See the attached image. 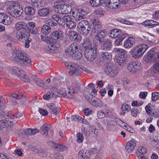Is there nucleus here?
Wrapping results in <instances>:
<instances>
[{
	"label": "nucleus",
	"mask_w": 159,
	"mask_h": 159,
	"mask_svg": "<svg viewBox=\"0 0 159 159\" xmlns=\"http://www.w3.org/2000/svg\"><path fill=\"white\" fill-rule=\"evenodd\" d=\"M84 50V56L87 61L90 62L93 61L97 56V48L92 46V42L88 38H85L82 44Z\"/></svg>",
	"instance_id": "nucleus-1"
},
{
	"label": "nucleus",
	"mask_w": 159,
	"mask_h": 159,
	"mask_svg": "<svg viewBox=\"0 0 159 159\" xmlns=\"http://www.w3.org/2000/svg\"><path fill=\"white\" fill-rule=\"evenodd\" d=\"M13 52L16 56L14 57V60L19 65L24 66H30L31 61L25 52L21 48H15Z\"/></svg>",
	"instance_id": "nucleus-2"
},
{
	"label": "nucleus",
	"mask_w": 159,
	"mask_h": 159,
	"mask_svg": "<svg viewBox=\"0 0 159 159\" xmlns=\"http://www.w3.org/2000/svg\"><path fill=\"white\" fill-rule=\"evenodd\" d=\"M7 3L9 5L8 12L11 16L16 18L21 15L23 11L20 7L19 2L8 1L7 2Z\"/></svg>",
	"instance_id": "nucleus-3"
},
{
	"label": "nucleus",
	"mask_w": 159,
	"mask_h": 159,
	"mask_svg": "<svg viewBox=\"0 0 159 159\" xmlns=\"http://www.w3.org/2000/svg\"><path fill=\"white\" fill-rule=\"evenodd\" d=\"M67 55L72 56L76 60H79L82 56V52L78 50V46L76 43H72L68 47L66 50Z\"/></svg>",
	"instance_id": "nucleus-4"
},
{
	"label": "nucleus",
	"mask_w": 159,
	"mask_h": 159,
	"mask_svg": "<svg viewBox=\"0 0 159 159\" xmlns=\"http://www.w3.org/2000/svg\"><path fill=\"white\" fill-rule=\"evenodd\" d=\"M148 48V46L145 44L139 45L134 48L130 51L132 56L135 58L141 57Z\"/></svg>",
	"instance_id": "nucleus-5"
},
{
	"label": "nucleus",
	"mask_w": 159,
	"mask_h": 159,
	"mask_svg": "<svg viewBox=\"0 0 159 159\" xmlns=\"http://www.w3.org/2000/svg\"><path fill=\"white\" fill-rule=\"evenodd\" d=\"M90 26V25L87 21L83 20L78 24L77 30L81 34L86 35L91 29Z\"/></svg>",
	"instance_id": "nucleus-6"
},
{
	"label": "nucleus",
	"mask_w": 159,
	"mask_h": 159,
	"mask_svg": "<svg viewBox=\"0 0 159 159\" xmlns=\"http://www.w3.org/2000/svg\"><path fill=\"white\" fill-rule=\"evenodd\" d=\"M114 51L118 54L117 59V62L120 66H124L127 59V52L124 49L118 48H115Z\"/></svg>",
	"instance_id": "nucleus-7"
},
{
	"label": "nucleus",
	"mask_w": 159,
	"mask_h": 159,
	"mask_svg": "<svg viewBox=\"0 0 159 159\" xmlns=\"http://www.w3.org/2000/svg\"><path fill=\"white\" fill-rule=\"evenodd\" d=\"M55 7L57 9L59 13L66 14L70 13L72 11V6L69 5H62L60 2L57 1L54 4Z\"/></svg>",
	"instance_id": "nucleus-8"
},
{
	"label": "nucleus",
	"mask_w": 159,
	"mask_h": 159,
	"mask_svg": "<svg viewBox=\"0 0 159 159\" xmlns=\"http://www.w3.org/2000/svg\"><path fill=\"white\" fill-rule=\"evenodd\" d=\"M11 70L13 73L17 75L21 80L25 82H30L29 77L22 69L16 66H13L11 67Z\"/></svg>",
	"instance_id": "nucleus-9"
},
{
	"label": "nucleus",
	"mask_w": 159,
	"mask_h": 159,
	"mask_svg": "<svg viewBox=\"0 0 159 159\" xmlns=\"http://www.w3.org/2000/svg\"><path fill=\"white\" fill-rule=\"evenodd\" d=\"M89 13L88 9L83 7L80 9H76L72 12V14L75 20H80L83 18Z\"/></svg>",
	"instance_id": "nucleus-10"
},
{
	"label": "nucleus",
	"mask_w": 159,
	"mask_h": 159,
	"mask_svg": "<svg viewBox=\"0 0 159 159\" xmlns=\"http://www.w3.org/2000/svg\"><path fill=\"white\" fill-rule=\"evenodd\" d=\"M107 31L106 30H103L99 33H98L94 37L93 39V43L96 46L100 45L103 41L107 34Z\"/></svg>",
	"instance_id": "nucleus-11"
},
{
	"label": "nucleus",
	"mask_w": 159,
	"mask_h": 159,
	"mask_svg": "<svg viewBox=\"0 0 159 159\" xmlns=\"http://www.w3.org/2000/svg\"><path fill=\"white\" fill-rule=\"evenodd\" d=\"M104 70L105 74L111 77H114L118 73L116 67L110 64H108L104 68Z\"/></svg>",
	"instance_id": "nucleus-12"
},
{
	"label": "nucleus",
	"mask_w": 159,
	"mask_h": 159,
	"mask_svg": "<svg viewBox=\"0 0 159 159\" xmlns=\"http://www.w3.org/2000/svg\"><path fill=\"white\" fill-rule=\"evenodd\" d=\"M141 64L138 62H131L128 64L127 69L132 73H137L140 70Z\"/></svg>",
	"instance_id": "nucleus-13"
},
{
	"label": "nucleus",
	"mask_w": 159,
	"mask_h": 159,
	"mask_svg": "<svg viewBox=\"0 0 159 159\" xmlns=\"http://www.w3.org/2000/svg\"><path fill=\"white\" fill-rule=\"evenodd\" d=\"M30 35V33L28 30L22 29L21 30L17 32L16 37L19 41L23 42L29 37Z\"/></svg>",
	"instance_id": "nucleus-14"
},
{
	"label": "nucleus",
	"mask_w": 159,
	"mask_h": 159,
	"mask_svg": "<svg viewBox=\"0 0 159 159\" xmlns=\"http://www.w3.org/2000/svg\"><path fill=\"white\" fill-rule=\"evenodd\" d=\"M103 3L111 9H115L119 6L118 0H102Z\"/></svg>",
	"instance_id": "nucleus-15"
},
{
	"label": "nucleus",
	"mask_w": 159,
	"mask_h": 159,
	"mask_svg": "<svg viewBox=\"0 0 159 159\" xmlns=\"http://www.w3.org/2000/svg\"><path fill=\"white\" fill-rule=\"evenodd\" d=\"M31 76L34 83L37 85L44 88H47L48 87V85L41 79L37 78L35 75H32Z\"/></svg>",
	"instance_id": "nucleus-16"
},
{
	"label": "nucleus",
	"mask_w": 159,
	"mask_h": 159,
	"mask_svg": "<svg viewBox=\"0 0 159 159\" xmlns=\"http://www.w3.org/2000/svg\"><path fill=\"white\" fill-rule=\"evenodd\" d=\"M100 54L99 58L101 61L108 62L111 59V55L107 52H100Z\"/></svg>",
	"instance_id": "nucleus-17"
},
{
	"label": "nucleus",
	"mask_w": 159,
	"mask_h": 159,
	"mask_svg": "<svg viewBox=\"0 0 159 159\" xmlns=\"http://www.w3.org/2000/svg\"><path fill=\"white\" fill-rule=\"evenodd\" d=\"M136 144V141L134 139H132L128 141L125 146V149L128 153L132 152L134 150Z\"/></svg>",
	"instance_id": "nucleus-18"
},
{
	"label": "nucleus",
	"mask_w": 159,
	"mask_h": 159,
	"mask_svg": "<svg viewBox=\"0 0 159 159\" xmlns=\"http://www.w3.org/2000/svg\"><path fill=\"white\" fill-rule=\"evenodd\" d=\"M125 34H127L124 32H121L120 30L113 29L109 33V36L112 38H116Z\"/></svg>",
	"instance_id": "nucleus-19"
},
{
	"label": "nucleus",
	"mask_w": 159,
	"mask_h": 159,
	"mask_svg": "<svg viewBox=\"0 0 159 159\" xmlns=\"http://www.w3.org/2000/svg\"><path fill=\"white\" fill-rule=\"evenodd\" d=\"M96 20V19L94 20L92 22V24H91L90 27H91V30H92L93 32L98 33L99 32L100 33L101 31L100 30L101 29L102 26L97 23Z\"/></svg>",
	"instance_id": "nucleus-20"
},
{
	"label": "nucleus",
	"mask_w": 159,
	"mask_h": 159,
	"mask_svg": "<svg viewBox=\"0 0 159 159\" xmlns=\"http://www.w3.org/2000/svg\"><path fill=\"white\" fill-rule=\"evenodd\" d=\"M50 9L48 8L43 7L39 9L38 12V15L41 17H48L49 15Z\"/></svg>",
	"instance_id": "nucleus-21"
},
{
	"label": "nucleus",
	"mask_w": 159,
	"mask_h": 159,
	"mask_svg": "<svg viewBox=\"0 0 159 159\" xmlns=\"http://www.w3.org/2000/svg\"><path fill=\"white\" fill-rule=\"evenodd\" d=\"M135 39L133 37H129L125 42L124 46L126 48H129L132 47L134 44Z\"/></svg>",
	"instance_id": "nucleus-22"
},
{
	"label": "nucleus",
	"mask_w": 159,
	"mask_h": 159,
	"mask_svg": "<svg viewBox=\"0 0 159 159\" xmlns=\"http://www.w3.org/2000/svg\"><path fill=\"white\" fill-rule=\"evenodd\" d=\"M112 46V43L110 40L106 39L103 41V43L101 46V48L102 50H107L110 49Z\"/></svg>",
	"instance_id": "nucleus-23"
},
{
	"label": "nucleus",
	"mask_w": 159,
	"mask_h": 159,
	"mask_svg": "<svg viewBox=\"0 0 159 159\" xmlns=\"http://www.w3.org/2000/svg\"><path fill=\"white\" fill-rule=\"evenodd\" d=\"M89 152L83 150L80 151L78 154L79 159H89Z\"/></svg>",
	"instance_id": "nucleus-24"
},
{
	"label": "nucleus",
	"mask_w": 159,
	"mask_h": 159,
	"mask_svg": "<svg viewBox=\"0 0 159 159\" xmlns=\"http://www.w3.org/2000/svg\"><path fill=\"white\" fill-rule=\"evenodd\" d=\"M137 150L138 152H136V156L138 158L139 156H141V157H145L144 154L147 152V150L146 148L142 146H139Z\"/></svg>",
	"instance_id": "nucleus-25"
},
{
	"label": "nucleus",
	"mask_w": 159,
	"mask_h": 159,
	"mask_svg": "<svg viewBox=\"0 0 159 159\" xmlns=\"http://www.w3.org/2000/svg\"><path fill=\"white\" fill-rule=\"evenodd\" d=\"M90 104L92 105L97 107H101L103 105L102 101L98 98L93 99Z\"/></svg>",
	"instance_id": "nucleus-26"
},
{
	"label": "nucleus",
	"mask_w": 159,
	"mask_h": 159,
	"mask_svg": "<svg viewBox=\"0 0 159 159\" xmlns=\"http://www.w3.org/2000/svg\"><path fill=\"white\" fill-rule=\"evenodd\" d=\"M52 146L53 148L57 151H64L67 149V147L61 144L54 143Z\"/></svg>",
	"instance_id": "nucleus-27"
},
{
	"label": "nucleus",
	"mask_w": 159,
	"mask_h": 159,
	"mask_svg": "<svg viewBox=\"0 0 159 159\" xmlns=\"http://www.w3.org/2000/svg\"><path fill=\"white\" fill-rule=\"evenodd\" d=\"M47 106L51 111V114L55 113V114L57 115L59 113V108H57L54 103H49Z\"/></svg>",
	"instance_id": "nucleus-28"
},
{
	"label": "nucleus",
	"mask_w": 159,
	"mask_h": 159,
	"mask_svg": "<svg viewBox=\"0 0 159 159\" xmlns=\"http://www.w3.org/2000/svg\"><path fill=\"white\" fill-rule=\"evenodd\" d=\"M50 128V125L47 124H44L40 128V131L43 135L47 136L48 135V131Z\"/></svg>",
	"instance_id": "nucleus-29"
},
{
	"label": "nucleus",
	"mask_w": 159,
	"mask_h": 159,
	"mask_svg": "<svg viewBox=\"0 0 159 159\" xmlns=\"http://www.w3.org/2000/svg\"><path fill=\"white\" fill-rule=\"evenodd\" d=\"M26 24L23 21L19 22L15 24V28L17 30H21L22 29H27L25 27Z\"/></svg>",
	"instance_id": "nucleus-30"
},
{
	"label": "nucleus",
	"mask_w": 159,
	"mask_h": 159,
	"mask_svg": "<svg viewBox=\"0 0 159 159\" xmlns=\"http://www.w3.org/2000/svg\"><path fill=\"white\" fill-rule=\"evenodd\" d=\"M25 14L29 16H33L35 13L34 8L30 6L25 7Z\"/></svg>",
	"instance_id": "nucleus-31"
},
{
	"label": "nucleus",
	"mask_w": 159,
	"mask_h": 159,
	"mask_svg": "<svg viewBox=\"0 0 159 159\" xmlns=\"http://www.w3.org/2000/svg\"><path fill=\"white\" fill-rule=\"evenodd\" d=\"M155 52L153 51H150L148 53L144 58V60L146 62L150 63L152 61V58Z\"/></svg>",
	"instance_id": "nucleus-32"
},
{
	"label": "nucleus",
	"mask_w": 159,
	"mask_h": 159,
	"mask_svg": "<svg viewBox=\"0 0 159 159\" xmlns=\"http://www.w3.org/2000/svg\"><path fill=\"white\" fill-rule=\"evenodd\" d=\"M51 34L57 39H61L62 38V33L60 30L53 31L51 33Z\"/></svg>",
	"instance_id": "nucleus-33"
},
{
	"label": "nucleus",
	"mask_w": 159,
	"mask_h": 159,
	"mask_svg": "<svg viewBox=\"0 0 159 159\" xmlns=\"http://www.w3.org/2000/svg\"><path fill=\"white\" fill-rule=\"evenodd\" d=\"M56 47L52 45L46 46L44 49L46 52L49 53H54L56 52Z\"/></svg>",
	"instance_id": "nucleus-34"
},
{
	"label": "nucleus",
	"mask_w": 159,
	"mask_h": 159,
	"mask_svg": "<svg viewBox=\"0 0 159 159\" xmlns=\"http://www.w3.org/2000/svg\"><path fill=\"white\" fill-rule=\"evenodd\" d=\"M51 30V27L47 25H43L41 28V32L45 34H49Z\"/></svg>",
	"instance_id": "nucleus-35"
},
{
	"label": "nucleus",
	"mask_w": 159,
	"mask_h": 159,
	"mask_svg": "<svg viewBox=\"0 0 159 159\" xmlns=\"http://www.w3.org/2000/svg\"><path fill=\"white\" fill-rule=\"evenodd\" d=\"M128 36V34H125L121 35L120 37H119L118 39H116L115 41V43L117 45H120L122 43V42L123 40L125 38Z\"/></svg>",
	"instance_id": "nucleus-36"
},
{
	"label": "nucleus",
	"mask_w": 159,
	"mask_h": 159,
	"mask_svg": "<svg viewBox=\"0 0 159 159\" xmlns=\"http://www.w3.org/2000/svg\"><path fill=\"white\" fill-rule=\"evenodd\" d=\"M153 71L154 73L158 74L159 76V59L158 60H156L155 63L153 65Z\"/></svg>",
	"instance_id": "nucleus-37"
},
{
	"label": "nucleus",
	"mask_w": 159,
	"mask_h": 159,
	"mask_svg": "<svg viewBox=\"0 0 159 159\" xmlns=\"http://www.w3.org/2000/svg\"><path fill=\"white\" fill-rule=\"evenodd\" d=\"M81 71L80 69L78 67H75V66L74 68H72L71 70L70 71V74H75L77 75H79Z\"/></svg>",
	"instance_id": "nucleus-38"
},
{
	"label": "nucleus",
	"mask_w": 159,
	"mask_h": 159,
	"mask_svg": "<svg viewBox=\"0 0 159 159\" xmlns=\"http://www.w3.org/2000/svg\"><path fill=\"white\" fill-rule=\"evenodd\" d=\"M52 18L56 21L59 24L63 25L64 24L62 21V18L59 16L58 14H54L52 16Z\"/></svg>",
	"instance_id": "nucleus-39"
},
{
	"label": "nucleus",
	"mask_w": 159,
	"mask_h": 159,
	"mask_svg": "<svg viewBox=\"0 0 159 159\" xmlns=\"http://www.w3.org/2000/svg\"><path fill=\"white\" fill-rule=\"evenodd\" d=\"M90 2L93 7H98L101 5L103 2L102 0H91Z\"/></svg>",
	"instance_id": "nucleus-40"
},
{
	"label": "nucleus",
	"mask_w": 159,
	"mask_h": 159,
	"mask_svg": "<svg viewBox=\"0 0 159 159\" xmlns=\"http://www.w3.org/2000/svg\"><path fill=\"white\" fill-rule=\"evenodd\" d=\"M31 5L34 7H38L41 6L42 0H31Z\"/></svg>",
	"instance_id": "nucleus-41"
},
{
	"label": "nucleus",
	"mask_w": 159,
	"mask_h": 159,
	"mask_svg": "<svg viewBox=\"0 0 159 159\" xmlns=\"http://www.w3.org/2000/svg\"><path fill=\"white\" fill-rule=\"evenodd\" d=\"M89 128L92 132L96 135H98L99 134V130L96 127L93 125H89Z\"/></svg>",
	"instance_id": "nucleus-42"
},
{
	"label": "nucleus",
	"mask_w": 159,
	"mask_h": 159,
	"mask_svg": "<svg viewBox=\"0 0 159 159\" xmlns=\"http://www.w3.org/2000/svg\"><path fill=\"white\" fill-rule=\"evenodd\" d=\"M45 22L49 26H55L57 25V24L53 20L50 19H46Z\"/></svg>",
	"instance_id": "nucleus-43"
},
{
	"label": "nucleus",
	"mask_w": 159,
	"mask_h": 159,
	"mask_svg": "<svg viewBox=\"0 0 159 159\" xmlns=\"http://www.w3.org/2000/svg\"><path fill=\"white\" fill-rule=\"evenodd\" d=\"M72 19L71 17L69 15H66L64 16L62 19V21L64 24H63V25H65V24H66V23L69 22Z\"/></svg>",
	"instance_id": "nucleus-44"
},
{
	"label": "nucleus",
	"mask_w": 159,
	"mask_h": 159,
	"mask_svg": "<svg viewBox=\"0 0 159 159\" xmlns=\"http://www.w3.org/2000/svg\"><path fill=\"white\" fill-rule=\"evenodd\" d=\"M12 19L11 17L7 15L2 23L6 25H10L12 23Z\"/></svg>",
	"instance_id": "nucleus-45"
},
{
	"label": "nucleus",
	"mask_w": 159,
	"mask_h": 159,
	"mask_svg": "<svg viewBox=\"0 0 159 159\" xmlns=\"http://www.w3.org/2000/svg\"><path fill=\"white\" fill-rule=\"evenodd\" d=\"M66 25L68 27H69L70 29H72L75 27L76 24L75 22L73 20V19H72L69 22L66 23Z\"/></svg>",
	"instance_id": "nucleus-46"
},
{
	"label": "nucleus",
	"mask_w": 159,
	"mask_h": 159,
	"mask_svg": "<svg viewBox=\"0 0 159 159\" xmlns=\"http://www.w3.org/2000/svg\"><path fill=\"white\" fill-rule=\"evenodd\" d=\"M6 102L5 99L2 97H0V110L5 108Z\"/></svg>",
	"instance_id": "nucleus-47"
},
{
	"label": "nucleus",
	"mask_w": 159,
	"mask_h": 159,
	"mask_svg": "<svg viewBox=\"0 0 159 159\" xmlns=\"http://www.w3.org/2000/svg\"><path fill=\"white\" fill-rule=\"evenodd\" d=\"M130 106L127 104H124L122 105L121 110L122 111H129L130 109Z\"/></svg>",
	"instance_id": "nucleus-48"
},
{
	"label": "nucleus",
	"mask_w": 159,
	"mask_h": 159,
	"mask_svg": "<svg viewBox=\"0 0 159 159\" xmlns=\"http://www.w3.org/2000/svg\"><path fill=\"white\" fill-rule=\"evenodd\" d=\"M130 112L131 115L135 117H136L137 115L139 113V110L135 108H132L130 110Z\"/></svg>",
	"instance_id": "nucleus-49"
},
{
	"label": "nucleus",
	"mask_w": 159,
	"mask_h": 159,
	"mask_svg": "<svg viewBox=\"0 0 159 159\" xmlns=\"http://www.w3.org/2000/svg\"><path fill=\"white\" fill-rule=\"evenodd\" d=\"M159 97V93L157 92L152 93V100L153 101H155Z\"/></svg>",
	"instance_id": "nucleus-50"
},
{
	"label": "nucleus",
	"mask_w": 159,
	"mask_h": 159,
	"mask_svg": "<svg viewBox=\"0 0 159 159\" xmlns=\"http://www.w3.org/2000/svg\"><path fill=\"white\" fill-rule=\"evenodd\" d=\"M46 40V43L48 44L53 43L56 42V39L51 36H48Z\"/></svg>",
	"instance_id": "nucleus-51"
},
{
	"label": "nucleus",
	"mask_w": 159,
	"mask_h": 159,
	"mask_svg": "<svg viewBox=\"0 0 159 159\" xmlns=\"http://www.w3.org/2000/svg\"><path fill=\"white\" fill-rule=\"evenodd\" d=\"M77 141L79 143H81L83 142L84 138L83 134L80 133H78L77 134Z\"/></svg>",
	"instance_id": "nucleus-52"
},
{
	"label": "nucleus",
	"mask_w": 159,
	"mask_h": 159,
	"mask_svg": "<svg viewBox=\"0 0 159 159\" xmlns=\"http://www.w3.org/2000/svg\"><path fill=\"white\" fill-rule=\"evenodd\" d=\"M150 144L156 148H158L159 141L158 140L152 139L150 142Z\"/></svg>",
	"instance_id": "nucleus-53"
},
{
	"label": "nucleus",
	"mask_w": 159,
	"mask_h": 159,
	"mask_svg": "<svg viewBox=\"0 0 159 159\" xmlns=\"http://www.w3.org/2000/svg\"><path fill=\"white\" fill-rule=\"evenodd\" d=\"M27 30H28L29 32H30L31 34L35 35L38 33V30H37L36 27H34V28H28Z\"/></svg>",
	"instance_id": "nucleus-54"
},
{
	"label": "nucleus",
	"mask_w": 159,
	"mask_h": 159,
	"mask_svg": "<svg viewBox=\"0 0 159 159\" xmlns=\"http://www.w3.org/2000/svg\"><path fill=\"white\" fill-rule=\"evenodd\" d=\"M38 153L40 156L43 157H45L47 155V152L45 150L41 148L39 151H38Z\"/></svg>",
	"instance_id": "nucleus-55"
},
{
	"label": "nucleus",
	"mask_w": 159,
	"mask_h": 159,
	"mask_svg": "<svg viewBox=\"0 0 159 159\" xmlns=\"http://www.w3.org/2000/svg\"><path fill=\"white\" fill-rule=\"evenodd\" d=\"M153 20H146L142 23V25L146 26H150L152 27V24H153Z\"/></svg>",
	"instance_id": "nucleus-56"
},
{
	"label": "nucleus",
	"mask_w": 159,
	"mask_h": 159,
	"mask_svg": "<svg viewBox=\"0 0 159 159\" xmlns=\"http://www.w3.org/2000/svg\"><path fill=\"white\" fill-rule=\"evenodd\" d=\"M105 116L106 117L110 118L113 116L112 112L110 110L107 109L105 111Z\"/></svg>",
	"instance_id": "nucleus-57"
},
{
	"label": "nucleus",
	"mask_w": 159,
	"mask_h": 159,
	"mask_svg": "<svg viewBox=\"0 0 159 159\" xmlns=\"http://www.w3.org/2000/svg\"><path fill=\"white\" fill-rule=\"evenodd\" d=\"M4 38L6 39V41H7L9 42H11L13 40V38L10 34H6L4 36Z\"/></svg>",
	"instance_id": "nucleus-58"
},
{
	"label": "nucleus",
	"mask_w": 159,
	"mask_h": 159,
	"mask_svg": "<svg viewBox=\"0 0 159 159\" xmlns=\"http://www.w3.org/2000/svg\"><path fill=\"white\" fill-rule=\"evenodd\" d=\"M53 93H48L43 96V98L45 100H48L52 97Z\"/></svg>",
	"instance_id": "nucleus-59"
},
{
	"label": "nucleus",
	"mask_w": 159,
	"mask_h": 159,
	"mask_svg": "<svg viewBox=\"0 0 159 159\" xmlns=\"http://www.w3.org/2000/svg\"><path fill=\"white\" fill-rule=\"evenodd\" d=\"M11 97L16 98L17 99H19L20 98H21L20 97V96H21V97L24 98V96L23 95V94H21V93H20L19 94H17L16 93H13L11 95Z\"/></svg>",
	"instance_id": "nucleus-60"
},
{
	"label": "nucleus",
	"mask_w": 159,
	"mask_h": 159,
	"mask_svg": "<svg viewBox=\"0 0 159 159\" xmlns=\"http://www.w3.org/2000/svg\"><path fill=\"white\" fill-rule=\"evenodd\" d=\"M6 126V122L4 119H0V128H5Z\"/></svg>",
	"instance_id": "nucleus-61"
},
{
	"label": "nucleus",
	"mask_w": 159,
	"mask_h": 159,
	"mask_svg": "<svg viewBox=\"0 0 159 159\" xmlns=\"http://www.w3.org/2000/svg\"><path fill=\"white\" fill-rule=\"evenodd\" d=\"M97 116L100 119L103 118L105 117V112L100 111H98L97 113Z\"/></svg>",
	"instance_id": "nucleus-62"
},
{
	"label": "nucleus",
	"mask_w": 159,
	"mask_h": 159,
	"mask_svg": "<svg viewBox=\"0 0 159 159\" xmlns=\"http://www.w3.org/2000/svg\"><path fill=\"white\" fill-rule=\"evenodd\" d=\"M6 122V127H8L13 125L15 123L13 122V120L12 121L11 119L5 120Z\"/></svg>",
	"instance_id": "nucleus-63"
},
{
	"label": "nucleus",
	"mask_w": 159,
	"mask_h": 159,
	"mask_svg": "<svg viewBox=\"0 0 159 159\" xmlns=\"http://www.w3.org/2000/svg\"><path fill=\"white\" fill-rule=\"evenodd\" d=\"M54 157L56 159H64L62 155L59 152H56L54 155Z\"/></svg>",
	"instance_id": "nucleus-64"
}]
</instances>
